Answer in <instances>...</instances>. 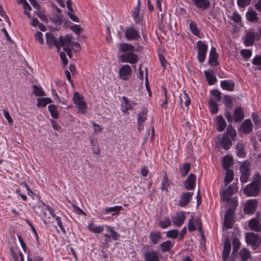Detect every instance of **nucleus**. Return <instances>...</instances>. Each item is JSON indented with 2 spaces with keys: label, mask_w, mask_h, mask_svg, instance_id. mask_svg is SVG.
Returning <instances> with one entry per match:
<instances>
[{
  "label": "nucleus",
  "mask_w": 261,
  "mask_h": 261,
  "mask_svg": "<svg viewBox=\"0 0 261 261\" xmlns=\"http://www.w3.org/2000/svg\"><path fill=\"white\" fill-rule=\"evenodd\" d=\"M236 131L231 125L227 127L226 132L224 133L221 141V146L225 150H228L232 144V141L235 140Z\"/></svg>",
  "instance_id": "1"
},
{
  "label": "nucleus",
  "mask_w": 261,
  "mask_h": 261,
  "mask_svg": "<svg viewBox=\"0 0 261 261\" xmlns=\"http://www.w3.org/2000/svg\"><path fill=\"white\" fill-rule=\"evenodd\" d=\"M246 243L251 246L254 250L257 249L261 243V237L253 232L246 234Z\"/></svg>",
  "instance_id": "2"
},
{
  "label": "nucleus",
  "mask_w": 261,
  "mask_h": 261,
  "mask_svg": "<svg viewBox=\"0 0 261 261\" xmlns=\"http://www.w3.org/2000/svg\"><path fill=\"white\" fill-rule=\"evenodd\" d=\"M72 99L74 103L77 106L79 112L85 114L86 112L87 106L84 101L83 96L78 92H75Z\"/></svg>",
  "instance_id": "3"
},
{
  "label": "nucleus",
  "mask_w": 261,
  "mask_h": 261,
  "mask_svg": "<svg viewBox=\"0 0 261 261\" xmlns=\"http://www.w3.org/2000/svg\"><path fill=\"white\" fill-rule=\"evenodd\" d=\"M197 58L200 63L205 61L206 54L207 50V45L202 41L199 40L197 42Z\"/></svg>",
  "instance_id": "4"
},
{
  "label": "nucleus",
  "mask_w": 261,
  "mask_h": 261,
  "mask_svg": "<svg viewBox=\"0 0 261 261\" xmlns=\"http://www.w3.org/2000/svg\"><path fill=\"white\" fill-rule=\"evenodd\" d=\"M125 36L128 40H136L141 37L139 32L132 26L126 28Z\"/></svg>",
  "instance_id": "5"
},
{
  "label": "nucleus",
  "mask_w": 261,
  "mask_h": 261,
  "mask_svg": "<svg viewBox=\"0 0 261 261\" xmlns=\"http://www.w3.org/2000/svg\"><path fill=\"white\" fill-rule=\"evenodd\" d=\"M260 188L256 184L250 183L246 186L244 192L248 196H256L259 192Z\"/></svg>",
  "instance_id": "6"
},
{
  "label": "nucleus",
  "mask_w": 261,
  "mask_h": 261,
  "mask_svg": "<svg viewBox=\"0 0 261 261\" xmlns=\"http://www.w3.org/2000/svg\"><path fill=\"white\" fill-rule=\"evenodd\" d=\"M132 72V70L129 65H124L119 69V77L123 81H127L130 76Z\"/></svg>",
  "instance_id": "7"
},
{
  "label": "nucleus",
  "mask_w": 261,
  "mask_h": 261,
  "mask_svg": "<svg viewBox=\"0 0 261 261\" xmlns=\"http://www.w3.org/2000/svg\"><path fill=\"white\" fill-rule=\"evenodd\" d=\"M122 62H127L130 64H135L138 61V57L133 51L124 53L121 56Z\"/></svg>",
  "instance_id": "8"
},
{
  "label": "nucleus",
  "mask_w": 261,
  "mask_h": 261,
  "mask_svg": "<svg viewBox=\"0 0 261 261\" xmlns=\"http://www.w3.org/2000/svg\"><path fill=\"white\" fill-rule=\"evenodd\" d=\"M161 254L159 251H148L144 253L145 261H160Z\"/></svg>",
  "instance_id": "9"
},
{
  "label": "nucleus",
  "mask_w": 261,
  "mask_h": 261,
  "mask_svg": "<svg viewBox=\"0 0 261 261\" xmlns=\"http://www.w3.org/2000/svg\"><path fill=\"white\" fill-rule=\"evenodd\" d=\"M237 191L236 186L232 184L228 186L225 190H224L221 194L222 200H228L233 193Z\"/></svg>",
  "instance_id": "10"
},
{
  "label": "nucleus",
  "mask_w": 261,
  "mask_h": 261,
  "mask_svg": "<svg viewBox=\"0 0 261 261\" xmlns=\"http://www.w3.org/2000/svg\"><path fill=\"white\" fill-rule=\"evenodd\" d=\"M193 195V192L182 193L181 194L178 205L181 207L186 206L190 202Z\"/></svg>",
  "instance_id": "11"
},
{
  "label": "nucleus",
  "mask_w": 261,
  "mask_h": 261,
  "mask_svg": "<svg viewBox=\"0 0 261 261\" xmlns=\"http://www.w3.org/2000/svg\"><path fill=\"white\" fill-rule=\"evenodd\" d=\"M233 223V213H230V211H227L224 216L223 224L225 228L227 229L232 228Z\"/></svg>",
  "instance_id": "12"
},
{
  "label": "nucleus",
  "mask_w": 261,
  "mask_h": 261,
  "mask_svg": "<svg viewBox=\"0 0 261 261\" xmlns=\"http://www.w3.org/2000/svg\"><path fill=\"white\" fill-rule=\"evenodd\" d=\"M196 179V177L195 174H190L184 182L185 188L188 190H193L195 186Z\"/></svg>",
  "instance_id": "13"
},
{
  "label": "nucleus",
  "mask_w": 261,
  "mask_h": 261,
  "mask_svg": "<svg viewBox=\"0 0 261 261\" xmlns=\"http://www.w3.org/2000/svg\"><path fill=\"white\" fill-rule=\"evenodd\" d=\"M46 42L49 48L55 46L58 48V40L54 36L51 32H47L45 34Z\"/></svg>",
  "instance_id": "14"
},
{
  "label": "nucleus",
  "mask_w": 261,
  "mask_h": 261,
  "mask_svg": "<svg viewBox=\"0 0 261 261\" xmlns=\"http://www.w3.org/2000/svg\"><path fill=\"white\" fill-rule=\"evenodd\" d=\"M257 201L256 199L249 200L245 204L244 210L247 214H253L257 207Z\"/></svg>",
  "instance_id": "15"
},
{
  "label": "nucleus",
  "mask_w": 261,
  "mask_h": 261,
  "mask_svg": "<svg viewBox=\"0 0 261 261\" xmlns=\"http://www.w3.org/2000/svg\"><path fill=\"white\" fill-rule=\"evenodd\" d=\"M218 58V54L216 52V49L214 47H212L210 53L208 63L212 66H217L219 64L217 61Z\"/></svg>",
  "instance_id": "16"
},
{
  "label": "nucleus",
  "mask_w": 261,
  "mask_h": 261,
  "mask_svg": "<svg viewBox=\"0 0 261 261\" xmlns=\"http://www.w3.org/2000/svg\"><path fill=\"white\" fill-rule=\"evenodd\" d=\"M72 36L71 35L67 34L65 37L60 36L58 39V48L59 50L61 46H70L71 44Z\"/></svg>",
  "instance_id": "17"
},
{
  "label": "nucleus",
  "mask_w": 261,
  "mask_h": 261,
  "mask_svg": "<svg viewBox=\"0 0 261 261\" xmlns=\"http://www.w3.org/2000/svg\"><path fill=\"white\" fill-rule=\"evenodd\" d=\"M186 217L184 212L177 214L172 218V221L176 226H180L184 222Z\"/></svg>",
  "instance_id": "18"
},
{
  "label": "nucleus",
  "mask_w": 261,
  "mask_h": 261,
  "mask_svg": "<svg viewBox=\"0 0 261 261\" xmlns=\"http://www.w3.org/2000/svg\"><path fill=\"white\" fill-rule=\"evenodd\" d=\"M193 2L196 8L202 10L207 9L211 5L209 0H193Z\"/></svg>",
  "instance_id": "19"
},
{
  "label": "nucleus",
  "mask_w": 261,
  "mask_h": 261,
  "mask_svg": "<svg viewBox=\"0 0 261 261\" xmlns=\"http://www.w3.org/2000/svg\"><path fill=\"white\" fill-rule=\"evenodd\" d=\"M249 228L256 232H260L261 231V223L256 218L251 219L248 223Z\"/></svg>",
  "instance_id": "20"
},
{
  "label": "nucleus",
  "mask_w": 261,
  "mask_h": 261,
  "mask_svg": "<svg viewBox=\"0 0 261 261\" xmlns=\"http://www.w3.org/2000/svg\"><path fill=\"white\" fill-rule=\"evenodd\" d=\"M221 87L222 89L232 91L234 90V83L232 80H224L221 82Z\"/></svg>",
  "instance_id": "21"
},
{
  "label": "nucleus",
  "mask_w": 261,
  "mask_h": 261,
  "mask_svg": "<svg viewBox=\"0 0 261 261\" xmlns=\"http://www.w3.org/2000/svg\"><path fill=\"white\" fill-rule=\"evenodd\" d=\"M231 249V245L229 241H226L224 244L223 249L222 250V257L223 260L227 259Z\"/></svg>",
  "instance_id": "22"
},
{
  "label": "nucleus",
  "mask_w": 261,
  "mask_h": 261,
  "mask_svg": "<svg viewBox=\"0 0 261 261\" xmlns=\"http://www.w3.org/2000/svg\"><path fill=\"white\" fill-rule=\"evenodd\" d=\"M147 111L146 108L142 109L141 111L138 114L137 122L138 128L140 129L141 123L144 122L147 118Z\"/></svg>",
  "instance_id": "23"
},
{
  "label": "nucleus",
  "mask_w": 261,
  "mask_h": 261,
  "mask_svg": "<svg viewBox=\"0 0 261 261\" xmlns=\"http://www.w3.org/2000/svg\"><path fill=\"white\" fill-rule=\"evenodd\" d=\"M255 40V34L253 32H249L246 35L244 40V44L246 46L253 45Z\"/></svg>",
  "instance_id": "24"
},
{
  "label": "nucleus",
  "mask_w": 261,
  "mask_h": 261,
  "mask_svg": "<svg viewBox=\"0 0 261 261\" xmlns=\"http://www.w3.org/2000/svg\"><path fill=\"white\" fill-rule=\"evenodd\" d=\"M216 123L217 130L219 132H221L224 130L226 126V123L222 115H219L216 117Z\"/></svg>",
  "instance_id": "25"
},
{
  "label": "nucleus",
  "mask_w": 261,
  "mask_h": 261,
  "mask_svg": "<svg viewBox=\"0 0 261 261\" xmlns=\"http://www.w3.org/2000/svg\"><path fill=\"white\" fill-rule=\"evenodd\" d=\"M149 238L153 244H157L161 238V233L159 231L150 232L149 234Z\"/></svg>",
  "instance_id": "26"
},
{
  "label": "nucleus",
  "mask_w": 261,
  "mask_h": 261,
  "mask_svg": "<svg viewBox=\"0 0 261 261\" xmlns=\"http://www.w3.org/2000/svg\"><path fill=\"white\" fill-rule=\"evenodd\" d=\"M173 245L174 243L172 242L170 240H167L162 243L160 245V247L162 252H166L169 251L170 249L173 247Z\"/></svg>",
  "instance_id": "27"
},
{
  "label": "nucleus",
  "mask_w": 261,
  "mask_h": 261,
  "mask_svg": "<svg viewBox=\"0 0 261 261\" xmlns=\"http://www.w3.org/2000/svg\"><path fill=\"white\" fill-rule=\"evenodd\" d=\"M227 202L228 210L227 211H230V213H233L236 207L238 206V201L235 198H230L228 200H225Z\"/></svg>",
  "instance_id": "28"
},
{
  "label": "nucleus",
  "mask_w": 261,
  "mask_h": 261,
  "mask_svg": "<svg viewBox=\"0 0 261 261\" xmlns=\"http://www.w3.org/2000/svg\"><path fill=\"white\" fill-rule=\"evenodd\" d=\"M246 17L250 22H254L258 20L256 12L252 9H250L247 12Z\"/></svg>",
  "instance_id": "29"
},
{
  "label": "nucleus",
  "mask_w": 261,
  "mask_h": 261,
  "mask_svg": "<svg viewBox=\"0 0 261 261\" xmlns=\"http://www.w3.org/2000/svg\"><path fill=\"white\" fill-rule=\"evenodd\" d=\"M241 129L244 134H249L252 129L250 120H246L241 125Z\"/></svg>",
  "instance_id": "30"
},
{
  "label": "nucleus",
  "mask_w": 261,
  "mask_h": 261,
  "mask_svg": "<svg viewBox=\"0 0 261 261\" xmlns=\"http://www.w3.org/2000/svg\"><path fill=\"white\" fill-rule=\"evenodd\" d=\"M233 159L230 155H226L223 159V168L224 170H228L232 165Z\"/></svg>",
  "instance_id": "31"
},
{
  "label": "nucleus",
  "mask_w": 261,
  "mask_h": 261,
  "mask_svg": "<svg viewBox=\"0 0 261 261\" xmlns=\"http://www.w3.org/2000/svg\"><path fill=\"white\" fill-rule=\"evenodd\" d=\"M244 118V114L241 108H236L234 111L233 119L234 121H241Z\"/></svg>",
  "instance_id": "32"
},
{
  "label": "nucleus",
  "mask_w": 261,
  "mask_h": 261,
  "mask_svg": "<svg viewBox=\"0 0 261 261\" xmlns=\"http://www.w3.org/2000/svg\"><path fill=\"white\" fill-rule=\"evenodd\" d=\"M239 254L242 261H247L248 259L251 257V254L249 250L246 248L242 249Z\"/></svg>",
  "instance_id": "33"
},
{
  "label": "nucleus",
  "mask_w": 261,
  "mask_h": 261,
  "mask_svg": "<svg viewBox=\"0 0 261 261\" xmlns=\"http://www.w3.org/2000/svg\"><path fill=\"white\" fill-rule=\"evenodd\" d=\"M217 102V101H216V100H214V99L213 98L210 99V110L211 113L213 115L217 114L218 112V107Z\"/></svg>",
  "instance_id": "34"
},
{
  "label": "nucleus",
  "mask_w": 261,
  "mask_h": 261,
  "mask_svg": "<svg viewBox=\"0 0 261 261\" xmlns=\"http://www.w3.org/2000/svg\"><path fill=\"white\" fill-rule=\"evenodd\" d=\"M237 155L239 157L244 158L246 156V153L244 149V145L242 143H238L236 145Z\"/></svg>",
  "instance_id": "35"
},
{
  "label": "nucleus",
  "mask_w": 261,
  "mask_h": 261,
  "mask_svg": "<svg viewBox=\"0 0 261 261\" xmlns=\"http://www.w3.org/2000/svg\"><path fill=\"white\" fill-rule=\"evenodd\" d=\"M122 209V207L121 206H115L113 207H105L104 208L106 213H113L112 215H118Z\"/></svg>",
  "instance_id": "36"
},
{
  "label": "nucleus",
  "mask_w": 261,
  "mask_h": 261,
  "mask_svg": "<svg viewBox=\"0 0 261 261\" xmlns=\"http://www.w3.org/2000/svg\"><path fill=\"white\" fill-rule=\"evenodd\" d=\"M226 175L225 176L224 182L225 186H227V185L231 182L233 178V172L232 170H226Z\"/></svg>",
  "instance_id": "37"
},
{
  "label": "nucleus",
  "mask_w": 261,
  "mask_h": 261,
  "mask_svg": "<svg viewBox=\"0 0 261 261\" xmlns=\"http://www.w3.org/2000/svg\"><path fill=\"white\" fill-rule=\"evenodd\" d=\"M48 109L53 118L54 119H58L59 118V113L56 106L50 105L48 106Z\"/></svg>",
  "instance_id": "38"
},
{
  "label": "nucleus",
  "mask_w": 261,
  "mask_h": 261,
  "mask_svg": "<svg viewBox=\"0 0 261 261\" xmlns=\"http://www.w3.org/2000/svg\"><path fill=\"white\" fill-rule=\"evenodd\" d=\"M204 73L206 79L210 85H213L216 82L217 79L216 76L213 75L211 72L208 71H204Z\"/></svg>",
  "instance_id": "39"
},
{
  "label": "nucleus",
  "mask_w": 261,
  "mask_h": 261,
  "mask_svg": "<svg viewBox=\"0 0 261 261\" xmlns=\"http://www.w3.org/2000/svg\"><path fill=\"white\" fill-rule=\"evenodd\" d=\"M120 50L125 52H131L134 50V47L130 44L123 43L120 44Z\"/></svg>",
  "instance_id": "40"
},
{
  "label": "nucleus",
  "mask_w": 261,
  "mask_h": 261,
  "mask_svg": "<svg viewBox=\"0 0 261 261\" xmlns=\"http://www.w3.org/2000/svg\"><path fill=\"white\" fill-rule=\"evenodd\" d=\"M183 99H185V105L186 107H188L191 103V99L190 97L187 94L185 91H184L182 94L180 96V103L182 104Z\"/></svg>",
  "instance_id": "41"
},
{
  "label": "nucleus",
  "mask_w": 261,
  "mask_h": 261,
  "mask_svg": "<svg viewBox=\"0 0 261 261\" xmlns=\"http://www.w3.org/2000/svg\"><path fill=\"white\" fill-rule=\"evenodd\" d=\"M179 235L178 230L177 229H171L166 232V237L171 239H176Z\"/></svg>",
  "instance_id": "42"
},
{
  "label": "nucleus",
  "mask_w": 261,
  "mask_h": 261,
  "mask_svg": "<svg viewBox=\"0 0 261 261\" xmlns=\"http://www.w3.org/2000/svg\"><path fill=\"white\" fill-rule=\"evenodd\" d=\"M169 182L167 176H165L163 179L161 184V189L162 191H165L166 192H168V188L169 187Z\"/></svg>",
  "instance_id": "43"
},
{
  "label": "nucleus",
  "mask_w": 261,
  "mask_h": 261,
  "mask_svg": "<svg viewBox=\"0 0 261 261\" xmlns=\"http://www.w3.org/2000/svg\"><path fill=\"white\" fill-rule=\"evenodd\" d=\"M171 225V221L169 217L164 218L163 221L159 223V226L165 229Z\"/></svg>",
  "instance_id": "44"
},
{
  "label": "nucleus",
  "mask_w": 261,
  "mask_h": 261,
  "mask_svg": "<svg viewBox=\"0 0 261 261\" xmlns=\"http://www.w3.org/2000/svg\"><path fill=\"white\" fill-rule=\"evenodd\" d=\"M33 88L34 90L33 94L37 96H43L45 95V93L41 89V88L38 87L36 85H33Z\"/></svg>",
  "instance_id": "45"
},
{
  "label": "nucleus",
  "mask_w": 261,
  "mask_h": 261,
  "mask_svg": "<svg viewBox=\"0 0 261 261\" xmlns=\"http://www.w3.org/2000/svg\"><path fill=\"white\" fill-rule=\"evenodd\" d=\"M189 25L190 31L192 32V33L195 36H199V32L197 29V24L195 22L191 21Z\"/></svg>",
  "instance_id": "46"
},
{
  "label": "nucleus",
  "mask_w": 261,
  "mask_h": 261,
  "mask_svg": "<svg viewBox=\"0 0 261 261\" xmlns=\"http://www.w3.org/2000/svg\"><path fill=\"white\" fill-rule=\"evenodd\" d=\"M70 29L76 35H80L84 31L83 29L80 25L77 24H74Z\"/></svg>",
  "instance_id": "47"
},
{
  "label": "nucleus",
  "mask_w": 261,
  "mask_h": 261,
  "mask_svg": "<svg viewBox=\"0 0 261 261\" xmlns=\"http://www.w3.org/2000/svg\"><path fill=\"white\" fill-rule=\"evenodd\" d=\"M107 227L109 231L111 232L112 239L115 241L118 240L120 237L119 234L116 231H114L112 227L108 226Z\"/></svg>",
  "instance_id": "48"
},
{
  "label": "nucleus",
  "mask_w": 261,
  "mask_h": 261,
  "mask_svg": "<svg viewBox=\"0 0 261 261\" xmlns=\"http://www.w3.org/2000/svg\"><path fill=\"white\" fill-rule=\"evenodd\" d=\"M241 54L243 58L247 61L251 56L252 52L249 49H243L241 51Z\"/></svg>",
  "instance_id": "49"
},
{
  "label": "nucleus",
  "mask_w": 261,
  "mask_h": 261,
  "mask_svg": "<svg viewBox=\"0 0 261 261\" xmlns=\"http://www.w3.org/2000/svg\"><path fill=\"white\" fill-rule=\"evenodd\" d=\"M224 102L226 107L230 109L232 107V100L230 96L225 95L224 97Z\"/></svg>",
  "instance_id": "50"
},
{
  "label": "nucleus",
  "mask_w": 261,
  "mask_h": 261,
  "mask_svg": "<svg viewBox=\"0 0 261 261\" xmlns=\"http://www.w3.org/2000/svg\"><path fill=\"white\" fill-rule=\"evenodd\" d=\"M252 184H256L261 187V176L258 173H256L253 177Z\"/></svg>",
  "instance_id": "51"
},
{
  "label": "nucleus",
  "mask_w": 261,
  "mask_h": 261,
  "mask_svg": "<svg viewBox=\"0 0 261 261\" xmlns=\"http://www.w3.org/2000/svg\"><path fill=\"white\" fill-rule=\"evenodd\" d=\"M42 33L39 31L36 32L35 34V40L40 44H43L44 43V40L42 38Z\"/></svg>",
  "instance_id": "52"
},
{
  "label": "nucleus",
  "mask_w": 261,
  "mask_h": 261,
  "mask_svg": "<svg viewBox=\"0 0 261 261\" xmlns=\"http://www.w3.org/2000/svg\"><path fill=\"white\" fill-rule=\"evenodd\" d=\"M190 169V164L189 163H186L183 165L182 169L181 170V174L182 176H185L189 172Z\"/></svg>",
  "instance_id": "53"
},
{
  "label": "nucleus",
  "mask_w": 261,
  "mask_h": 261,
  "mask_svg": "<svg viewBox=\"0 0 261 261\" xmlns=\"http://www.w3.org/2000/svg\"><path fill=\"white\" fill-rule=\"evenodd\" d=\"M139 1H138V5L136 7V11L134 12L133 13V17L135 20V21L138 23L139 22Z\"/></svg>",
  "instance_id": "54"
},
{
  "label": "nucleus",
  "mask_w": 261,
  "mask_h": 261,
  "mask_svg": "<svg viewBox=\"0 0 261 261\" xmlns=\"http://www.w3.org/2000/svg\"><path fill=\"white\" fill-rule=\"evenodd\" d=\"M241 243L238 238H234L232 241L233 251L236 252L239 249Z\"/></svg>",
  "instance_id": "55"
},
{
  "label": "nucleus",
  "mask_w": 261,
  "mask_h": 261,
  "mask_svg": "<svg viewBox=\"0 0 261 261\" xmlns=\"http://www.w3.org/2000/svg\"><path fill=\"white\" fill-rule=\"evenodd\" d=\"M212 94L215 97L214 100L216 101H220L221 100V93L217 90H212L211 92Z\"/></svg>",
  "instance_id": "56"
},
{
  "label": "nucleus",
  "mask_w": 261,
  "mask_h": 261,
  "mask_svg": "<svg viewBox=\"0 0 261 261\" xmlns=\"http://www.w3.org/2000/svg\"><path fill=\"white\" fill-rule=\"evenodd\" d=\"M231 20L234 22L239 23L241 21V17L237 12H234L231 17Z\"/></svg>",
  "instance_id": "57"
},
{
  "label": "nucleus",
  "mask_w": 261,
  "mask_h": 261,
  "mask_svg": "<svg viewBox=\"0 0 261 261\" xmlns=\"http://www.w3.org/2000/svg\"><path fill=\"white\" fill-rule=\"evenodd\" d=\"M251 0H237V4L240 7L244 8L250 4Z\"/></svg>",
  "instance_id": "58"
},
{
  "label": "nucleus",
  "mask_w": 261,
  "mask_h": 261,
  "mask_svg": "<svg viewBox=\"0 0 261 261\" xmlns=\"http://www.w3.org/2000/svg\"><path fill=\"white\" fill-rule=\"evenodd\" d=\"M241 174H250L249 166L246 165H243L240 167Z\"/></svg>",
  "instance_id": "59"
},
{
  "label": "nucleus",
  "mask_w": 261,
  "mask_h": 261,
  "mask_svg": "<svg viewBox=\"0 0 261 261\" xmlns=\"http://www.w3.org/2000/svg\"><path fill=\"white\" fill-rule=\"evenodd\" d=\"M188 229L190 231H193L196 229V227L194 224L193 218L190 219L188 221Z\"/></svg>",
  "instance_id": "60"
},
{
  "label": "nucleus",
  "mask_w": 261,
  "mask_h": 261,
  "mask_svg": "<svg viewBox=\"0 0 261 261\" xmlns=\"http://www.w3.org/2000/svg\"><path fill=\"white\" fill-rule=\"evenodd\" d=\"M47 102H46L44 98H37V106L38 107H45L47 105Z\"/></svg>",
  "instance_id": "61"
},
{
  "label": "nucleus",
  "mask_w": 261,
  "mask_h": 261,
  "mask_svg": "<svg viewBox=\"0 0 261 261\" xmlns=\"http://www.w3.org/2000/svg\"><path fill=\"white\" fill-rule=\"evenodd\" d=\"M51 20L55 24L60 25L62 22L61 17L59 15H55L51 18Z\"/></svg>",
  "instance_id": "62"
},
{
  "label": "nucleus",
  "mask_w": 261,
  "mask_h": 261,
  "mask_svg": "<svg viewBox=\"0 0 261 261\" xmlns=\"http://www.w3.org/2000/svg\"><path fill=\"white\" fill-rule=\"evenodd\" d=\"M252 64L256 66H261V56H255L252 60Z\"/></svg>",
  "instance_id": "63"
},
{
  "label": "nucleus",
  "mask_w": 261,
  "mask_h": 261,
  "mask_svg": "<svg viewBox=\"0 0 261 261\" xmlns=\"http://www.w3.org/2000/svg\"><path fill=\"white\" fill-rule=\"evenodd\" d=\"M27 260L28 261H42V258L39 256H34L33 258L32 257V255L30 254V252H29L28 254Z\"/></svg>",
  "instance_id": "64"
}]
</instances>
